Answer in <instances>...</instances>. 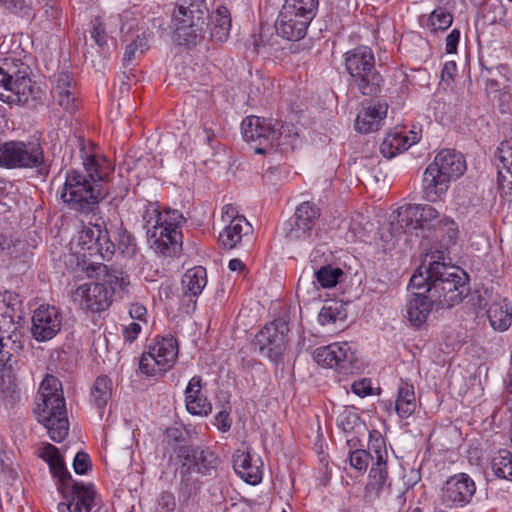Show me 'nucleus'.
Wrapping results in <instances>:
<instances>
[{
	"label": "nucleus",
	"mask_w": 512,
	"mask_h": 512,
	"mask_svg": "<svg viewBox=\"0 0 512 512\" xmlns=\"http://www.w3.org/2000/svg\"><path fill=\"white\" fill-rule=\"evenodd\" d=\"M63 395L61 382L53 375H47L42 381L37 397H56Z\"/></svg>",
	"instance_id": "obj_49"
},
{
	"label": "nucleus",
	"mask_w": 512,
	"mask_h": 512,
	"mask_svg": "<svg viewBox=\"0 0 512 512\" xmlns=\"http://www.w3.org/2000/svg\"><path fill=\"white\" fill-rule=\"evenodd\" d=\"M172 23L174 41L189 48L202 43L208 31L209 42L222 44L231 29L229 10L221 6L209 14L205 0H178Z\"/></svg>",
	"instance_id": "obj_1"
},
{
	"label": "nucleus",
	"mask_w": 512,
	"mask_h": 512,
	"mask_svg": "<svg viewBox=\"0 0 512 512\" xmlns=\"http://www.w3.org/2000/svg\"><path fill=\"white\" fill-rule=\"evenodd\" d=\"M181 284L183 301L194 306L197 297L207 284L206 269L196 266L187 270L182 276Z\"/></svg>",
	"instance_id": "obj_25"
},
{
	"label": "nucleus",
	"mask_w": 512,
	"mask_h": 512,
	"mask_svg": "<svg viewBox=\"0 0 512 512\" xmlns=\"http://www.w3.org/2000/svg\"><path fill=\"white\" fill-rule=\"evenodd\" d=\"M53 97L68 112L73 113L77 109L76 86L71 73L62 71L55 75Z\"/></svg>",
	"instance_id": "obj_23"
},
{
	"label": "nucleus",
	"mask_w": 512,
	"mask_h": 512,
	"mask_svg": "<svg viewBox=\"0 0 512 512\" xmlns=\"http://www.w3.org/2000/svg\"><path fill=\"white\" fill-rule=\"evenodd\" d=\"M475 492V482L468 474H455L442 486L440 504L449 509L463 508L471 502Z\"/></svg>",
	"instance_id": "obj_13"
},
{
	"label": "nucleus",
	"mask_w": 512,
	"mask_h": 512,
	"mask_svg": "<svg viewBox=\"0 0 512 512\" xmlns=\"http://www.w3.org/2000/svg\"><path fill=\"white\" fill-rule=\"evenodd\" d=\"M253 345L260 355L277 362L286 349V338L284 332L279 330L278 324L272 322L256 335Z\"/></svg>",
	"instance_id": "obj_19"
},
{
	"label": "nucleus",
	"mask_w": 512,
	"mask_h": 512,
	"mask_svg": "<svg viewBox=\"0 0 512 512\" xmlns=\"http://www.w3.org/2000/svg\"><path fill=\"white\" fill-rule=\"evenodd\" d=\"M4 153V168H36L44 177L49 173L43 148L38 142L8 141L5 142Z\"/></svg>",
	"instance_id": "obj_8"
},
{
	"label": "nucleus",
	"mask_w": 512,
	"mask_h": 512,
	"mask_svg": "<svg viewBox=\"0 0 512 512\" xmlns=\"http://www.w3.org/2000/svg\"><path fill=\"white\" fill-rule=\"evenodd\" d=\"M487 316L493 329L499 331L508 329L512 322V313L499 304H492L487 310Z\"/></svg>",
	"instance_id": "obj_42"
},
{
	"label": "nucleus",
	"mask_w": 512,
	"mask_h": 512,
	"mask_svg": "<svg viewBox=\"0 0 512 512\" xmlns=\"http://www.w3.org/2000/svg\"><path fill=\"white\" fill-rule=\"evenodd\" d=\"M342 269L332 267L331 265L322 266L314 271V277L322 288L328 289L336 286L340 278L343 277Z\"/></svg>",
	"instance_id": "obj_43"
},
{
	"label": "nucleus",
	"mask_w": 512,
	"mask_h": 512,
	"mask_svg": "<svg viewBox=\"0 0 512 512\" xmlns=\"http://www.w3.org/2000/svg\"><path fill=\"white\" fill-rule=\"evenodd\" d=\"M117 249L119 253L126 258L134 257L137 252L135 238L131 233L122 228L118 230Z\"/></svg>",
	"instance_id": "obj_48"
},
{
	"label": "nucleus",
	"mask_w": 512,
	"mask_h": 512,
	"mask_svg": "<svg viewBox=\"0 0 512 512\" xmlns=\"http://www.w3.org/2000/svg\"><path fill=\"white\" fill-rule=\"evenodd\" d=\"M73 468L77 474H86L91 469L89 455L85 452H78L73 461Z\"/></svg>",
	"instance_id": "obj_55"
},
{
	"label": "nucleus",
	"mask_w": 512,
	"mask_h": 512,
	"mask_svg": "<svg viewBox=\"0 0 512 512\" xmlns=\"http://www.w3.org/2000/svg\"><path fill=\"white\" fill-rule=\"evenodd\" d=\"M146 314V308L139 303H134L129 308V315L133 319L143 321L145 319Z\"/></svg>",
	"instance_id": "obj_60"
},
{
	"label": "nucleus",
	"mask_w": 512,
	"mask_h": 512,
	"mask_svg": "<svg viewBox=\"0 0 512 512\" xmlns=\"http://www.w3.org/2000/svg\"><path fill=\"white\" fill-rule=\"evenodd\" d=\"M409 134V136L398 133L389 135L380 146L381 153L387 158H392L397 152L408 149L420 140L417 132L410 131Z\"/></svg>",
	"instance_id": "obj_33"
},
{
	"label": "nucleus",
	"mask_w": 512,
	"mask_h": 512,
	"mask_svg": "<svg viewBox=\"0 0 512 512\" xmlns=\"http://www.w3.org/2000/svg\"><path fill=\"white\" fill-rule=\"evenodd\" d=\"M319 217L320 209L314 203H301L296 208L293 220L286 224V239L292 243L308 241Z\"/></svg>",
	"instance_id": "obj_14"
},
{
	"label": "nucleus",
	"mask_w": 512,
	"mask_h": 512,
	"mask_svg": "<svg viewBox=\"0 0 512 512\" xmlns=\"http://www.w3.org/2000/svg\"><path fill=\"white\" fill-rule=\"evenodd\" d=\"M456 64L454 61L446 62L442 69V80L450 81L453 80L456 74Z\"/></svg>",
	"instance_id": "obj_63"
},
{
	"label": "nucleus",
	"mask_w": 512,
	"mask_h": 512,
	"mask_svg": "<svg viewBox=\"0 0 512 512\" xmlns=\"http://www.w3.org/2000/svg\"><path fill=\"white\" fill-rule=\"evenodd\" d=\"M426 267L427 266L422 264L411 276L408 288L411 289L412 292H422L427 294L426 289L430 286V279H428V272H426Z\"/></svg>",
	"instance_id": "obj_50"
},
{
	"label": "nucleus",
	"mask_w": 512,
	"mask_h": 512,
	"mask_svg": "<svg viewBox=\"0 0 512 512\" xmlns=\"http://www.w3.org/2000/svg\"><path fill=\"white\" fill-rule=\"evenodd\" d=\"M466 170L463 155L455 150H441L423 174L424 198L436 202L446 194L449 183L459 178Z\"/></svg>",
	"instance_id": "obj_4"
},
{
	"label": "nucleus",
	"mask_w": 512,
	"mask_h": 512,
	"mask_svg": "<svg viewBox=\"0 0 512 512\" xmlns=\"http://www.w3.org/2000/svg\"><path fill=\"white\" fill-rule=\"evenodd\" d=\"M218 429L222 432H226L231 427V421L229 414L226 411H220L216 416Z\"/></svg>",
	"instance_id": "obj_62"
},
{
	"label": "nucleus",
	"mask_w": 512,
	"mask_h": 512,
	"mask_svg": "<svg viewBox=\"0 0 512 512\" xmlns=\"http://www.w3.org/2000/svg\"><path fill=\"white\" fill-rule=\"evenodd\" d=\"M453 22V16L443 7L433 10L427 20V27L431 32L447 30Z\"/></svg>",
	"instance_id": "obj_44"
},
{
	"label": "nucleus",
	"mask_w": 512,
	"mask_h": 512,
	"mask_svg": "<svg viewBox=\"0 0 512 512\" xmlns=\"http://www.w3.org/2000/svg\"><path fill=\"white\" fill-rule=\"evenodd\" d=\"M460 39V31L453 29L446 37V52L455 53Z\"/></svg>",
	"instance_id": "obj_58"
},
{
	"label": "nucleus",
	"mask_w": 512,
	"mask_h": 512,
	"mask_svg": "<svg viewBox=\"0 0 512 512\" xmlns=\"http://www.w3.org/2000/svg\"><path fill=\"white\" fill-rule=\"evenodd\" d=\"M148 35L145 31L137 30L130 35V42L126 45L124 62L130 63L140 57L148 49Z\"/></svg>",
	"instance_id": "obj_39"
},
{
	"label": "nucleus",
	"mask_w": 512,
	"mask_h": 512,
	"mask_svg": "<svg viewBox=\"0 0 512 512\" xmlns=\"http://www.w3.org/2000/svg\"><path fill=\"white\" fill-rule=\"evenodd\" d=\"M435 227L440 231L446 232L449 240H454L458 234L457 224L446 216L439 219L435 224Z\"/></svg>",
	"instance_id": "obj_54"
},
{
	"label": "nucleus",
	"mask_w": 512,
	"mask_h": 512,
	"mask_svg": "<svg viewBox=\"0 0 512 512\" xmlns=\"http://www.w3.org/2000/svg\"><path fill=\"white\" fill-rule=\"evenodd\" d=\"M344 61L352 87L365 96H375L380 92L383 78L376 69L374 53L370 47L361 45L347 51Z\"/></svg>",
	"instance_id": "obj_5"
},
{
	"label": "nucleus",
	"mask_w": 512,
	"mask_h": 512,
	"mask_svg": "<svg viewBox=\"0 0 512 512\" xmlns=\"http://www.w3.org/2000/svg\"><path fill=\"white\" fill-rule=\"evenodd\" d=\"M40 456L48 463L53 477L58 479V488L67 500L58 504V512H90L94 505V490L91 486L73 482L70 491H68L72 477L66 469L58 449L48 443L42 448Z\"/></svg>",
	"instance_id": "obj_3"
},
{
	"label": "nucleus",
	"mask_w": 512,
	"mask_h": 512,
	"mask_svg": "<svg viewBox=\"0 0 512 512\" xmlns=\"http://www.w3.org/2000/svg\"><path fill=\"white\" fill-rule=\"evenodd\" d=\"M339 314V311L337 307L332 306H323L321 309L318 320L322 325L328 324V323H334L337 320V316Z\"/></svg>",
	"instance_id": "obj_56"
},
{
	"label": "nucleus",
	"mask_w": 512,
	"mask_h": 512,
	"mask_svg": "<svg viewBox=\"0 0 512 512\" xmlns=\"http://www.w3.org/2000/svg\"><path fill=\"white\" fill-rule=\"evenodd\" d=\"M274 145L272 151L287 154L295 150L300 143L298 128L294 124L279 123L275 127Z\"/></svg>",
	"instance_id": "obj_29"
},
{
	"label": "nucleus",
	"mask_w": 512,
	"mask_h": 512,
	"mask_svg": "<svg viewBox=\"0 0 512 512\" xmlns=\"http://www.w3.org/2000/svg\"><path fill=\"white\" fill-rule=\"evenodd\" d=\"M417 207L418 227L430 225L434 220L439 218V212L431 205L414 204Z\"/></svg>",
	"instance_id": "obj_51"
},
{
	"label": "nucleus",
	"mask_w": 512,
	"mask_h": 512,
	"mask_svg": "<svg viewBox=\"0 0 512 512\" xmlns=\"http://www.w3.org/2000/svg\"><path fill=\"white\" fill-rule=\"evenodd\" d=\"M161 224L151 230V242L156 252L164 256H174L180 250L182 233L180 225L185 218L179 210L165 209L161 211Z\"/></svg>",
	"instance_id": "obj_9"
},
{
	"label": "nucleus",
	"mask_w": 512,
	"mask_h": 512,
	"mask_svg": "<svg viewBox=\"0 0 512 512\" xmlns=\"http://www.w3.org/2000/svg\"><path fill=\"white\" fill-rule=\"evenodd\" d=\"M11 79L18 81V88L23 93L30 85L29 67L19 60H6L0 66V83H7Z\"/></svg>",
	"instance_id": "obj_30"
},
{
	"label": "nucleus",
	"mask_w": 512,
	"mask_h": 512,
	"mask_svg": "<svg viewBox=\"0 0 512 512\" xmlns=\"http://www.w3.org/2000/svg\"><path fill=\"white\" fill-rule=\"evenodd\" d=\"M467 278H450L447 281L435 282L427 287L426 292L436 301V306L450 308L462 302L468 293Z\"/></svg>",
	"instance_id": "obj_18"
},
{
	"label": "nucleus",
	"mask_w": 512,
	"mask_h": 512,
	"mask_svg": "<svg viewBox=\"0 0 512 512\" xmlns=\"http://www.w3.org/2000/svg\"><path fill=\"white\" fill-rule=\"evenodd\" d=\"M369 454L364 449H356L350 453V465L359 471H365L369 464Z\"/></svg>",
	"instance_id": "obj_52"
},
{
	"label": "nucleus",
	"mask_w": 512,
	"mask_h": 512,
	"mask_svg": "<svg viewBox=\"0 0 512 512\" xmlns=\"http://www.w3.org/2000/svg\"><path fill=\"white\" fill-rule=\"evenodd\" d=\"M314 360L324 367L335 368L342 373H350L357 361L355 351L348 342H336L317 348Z\"/></svg>",
	"instance_id": "obj_15"
},
{
	"label": "nucleus",
	"mask_w": 512,
	"mask_h": 512,
	"mask_svg": "<svg viewBox=\"0 0 512 512\" xmlns=\"http://www.w3.org/2000/svg\"><path fill=\"white\" fill-rule=\"evenodd\" d=\"M6 9L18 13L28 9L24 0H3Z\"/></svg>",
	"instance_id": "obj_59"
},
{
	"label": "nucleus",
	"mask_w": 512,
	"mask_h": 512,
	"mask_svg": "<svg viewBox=\"0 0 512 512\" xmlns=\"http://www.w3.org/2000/svg\"><path fill=\"white\" fill-rule=\"evenodd\" d=\"M388 106L385 103L364 107L357 115L355 128L361 133L377 131L387 115Z\"/></svg>",
	"instance_id": "obj_28"
},
{
	"label": "nucleus",
	"mask_w": 512,
	"mask_h": 512,
	"mask_svg": "<svg viewBox=\"0 0 512 512\" xmlns=\"http://www.w3.org/2000/svg\"><path fill=\"white\" fill-rule=\"evenodd\" d=\"M113 382L107 375H101L96 378L91 388V399L94 405L102 409L111 399Z\"/></svg>",
	"instance_id": "obj_37"
},
{
	"label": "nucleus",
	"mask_w": 512,
	"mask_h": 512,
	"mask_svg": "<svg viewBox=\"0 0 512 512\" xmlns=\"http://www.w3.org/2000/svg\"><path fill=\"white\" fill-rule=\"evenodd\" d=\"M434 305H436V301L431 299L430 294L412 292V296L406 305L409 322L415 327H420L426 322Z\"/></svg>",
	"instance_id": "obj_26"
},
{
	"label": "nucleus",
	"mask_w": 512,
	"mask_h": 512,
	"mask_svg": "<svg viewBox=\"0 0 512 512\" xmlns=\"http://www.w3.org/2000/svg\"><path fill=\"white\" fill-rule=\"evenodd\" d=\"M178 457L182 459L179 468L180 482L189 492L199 487L198 479L192 476L193 472L212 475L219 464V459L214 452L191 446L181 447Z\"/></svg>",
	"instance_id": "obj_6"
},
{
	"label": "nucleus",
	"mask_w": 512,
	"mask_h": 512,
	"mask_svg": "<svg viewBox=\"0 0 512 512\" xmlns=\"http://www.w3.org/2000/svg\"><path fill=\"white\" fill-rule=\"evenodd\" d=\"M311 21L312 19L296 12L290 13L287 8L282 7L275 22V29L280 37L289 41H298L306 35Z\"/></svg>",
	"instance_id": "obj_20"
},
{
	"label": "nucleus",
	"mask_w": 512,
	"mask_h": 512,
	"mask_svg": "<svg viewBox=\"0 0 512 512\" xmlns=\"http://www.w3.org/2000/svg\"><path fill=\"white\" fill-rule=\"evenodd\" d=\"M366 453L373 461L372 464H387L386 441L379 431H370Z\"/></svg>",
	"instance_id": "obj_38"
},
{
	"label": "nucleus",
	"mask_w": 512,
	"mask_h": 512,
	"mask_svg": "<svg viewBox=\"0 0 512 512\" xmlns=\"http://www.w3.org/2000/svg\"><path fill=\"white\" fill-rule=\"evenodd\" d=\"M390 491L391 480L387 464H372L364 488L363 502L367 506H372L376 500L390 494Z\"/></svg>",
	"instance_id": "obj_21"
},
{
	"label": "nucleus",
	"mask_w": 512,
	"mask_h": 512,
	"mask_svg": "<svg viewBox=\"0 0 512 512\" xmlns=\"http://www.w3.org/2000/svg\"><path fill=\"white\" fill-rule=\"evenodd\" d=\"M417 213V207H415L414 204L400 207L396 219L391 222L392 230L395 233H411L418 230Z\"/></svg>",
	"instance_id": "obj_35"
},
{
	"label": "nucleus",
	"mask_w": 512,
	"mask_h": 512,
	"mask_svg": "<svg viewBox=\"0 0 512 512\" xmlns=\"http://www.w3.org/2000/svg\"><path fill=\"white\" fill-rule=\"evenodd\" d=\"M223 219L230 222V220L239 218L237 209L232 204H227L223 207Z\"/></svg>",
	"instance_id": "obj_64"
},
{
	"label": "nucleus",
	"mask_w": 512,
	"mask_h": 512,
	"mask_svg": "<svg viewBox=\"0 0 512 512\" xmlns=\"http://www.w3.org/2000/svg\"><path fill=\"white\" fill-rule=\"evenodd\" d=\"M416 409V397L414 387L408 383H402L398 389L395 410L399 417L408 418Z\"/></svg>",
	"instance_id": "obj_36"
},
{
	"label": "nucleus",
	"mask_w": 512,
	"mask_h": 512,
	"mask_svg": "<svg viewBox=\"0 0 512 512\" xmlns=\"http://www.w3.org/2000/svg\"><path fill=\"white\" fill-rule=\"evenodd\" d=\"M83 171L69 169L66 171L61 199L70 209L91 212L104 198L101 182L107 177V171L93 155L83 157Z\"/></svg>",
	"instance_id": "obj_2"
},
{
	"label": "nucleus",
	"mask_w": 512,
	"mask_h": 512,
	"mask_svg": "<svg viewBox=\"0 0 512 512\" xmlns=\"http://www.w3.org/2000/svg\"><path fill=\"white\" fill-rule=\"evenodd\" d=\"M351 389L360 397L368 396L372 393L371 381L366 378L354 381Z\"/></svg>",
	"instance_id": "obj_57"
},
{
	"label": "nucleus",
	"mask_w": 512,
	"mask_h": 512,
	"mask_svg": "<svg viewBox=\"0 0 512 512\" xmlns=\"http://www.w3.org/2000/svg\"><path fill=\"white\" fill-rule=\"evenodd\" d=\"M144 227L147 229L148 239L151 241V230L159 228L161 222L160 206L157 202H149L142 215Z\"/></svg>",
	"instance_id": "obj_46"
},
{
	"label": "nucleus",
	"mask_w": 512,
	"mask_h": 512,
	"mask_svg": "<svg viewBox=\"0 0 512 512\" xmlns=\"http://www.w3.org/2000/svg\"><path fill=\"white\" fill-rule=\"evenodd\" d=\"M141 331V326L138 323H131L124 329V339L133 342Z\"/></svg>",
	"instance_id": "obj_61"
},
{
	"label": "nucleus",
	"mask_w": 512,
	"mask_h": 512,
	"mask_svg": "<svg viewBox=\"0 0 512 512\" xmlns=\"http://www.w3.org/2000/svg\"><path fill=\"white\" fill-rule=\"evenodd\" d=\"M201 381L200 376H194L190 379L185 390V401L189 413L206 416L211 412L212 405L201 391Z\"/></svg>",
	"instance_id": "obj_27"
},
{
	"label": "nucleus",
	"mask_w": 512,
	"mask_h": 512,
	"mask_svg": "<svg viewBox=\"0 0 512 512\" xmlns=\"http://www.w3.org/2000/svg\"><path fill=\"white\" fill-rule=\"evenodd\" d=\"M437 255L431 254L427 255V258L424 262H428L426 267V272H428V279H430V285L435 284V282L447 281L450 278L456 277L467 278V274L458 266L448 264L443 260V252L437 251Z\"/></svg>",
	"instance_id": "obj_22"
},
{
	"label": "nucleus",
	"mask_w": 512,
	"mask_h": 512,
	"mask_svg": "<svg viewBox=\"0 0 512 512\" xmlns=\"http://www.w3.org/2000/svg\"><path fill=\"white\" fill-rule=\"evenodd\" d=\"M73 301L81 309L98 313L106 310L112 303V292L105 284L99 282L84 283L73 293Z\"/></svg>",
	"instance_id": "obj_16"
},
{
	"label": "nucleus",
	"mask_w": 512,
	"mask_h": 512,
	"mask_svg": "<svg viewBox=\"0 0 512 512\" xmlns=\"http://www.w3.org/2000/svg\"><path fill=\"white\" fill-rule=\"evenodd\" d=\"M99 270L103 272V280L110 285L111 288L109 290L112 293L117 288L125 290L130 284L129 275L122 269L103 265L102 267H99Z\"/></svg>",
	"instance_id": "obj_41"
},
{
	"label": "nucleus",
	"mask_w": 512,
	"mask_h": 512,
	"mask_svg": "<svg viewBox=\"0 0 512 512\" xmlns=\"http://www.w3.org/2000/svg\"><path fill=\"white\" fill-rule=\"evenodd\" d=\"M0 339L14 343H23L22 334L18 331L17 325L11 315L3 314L0 316Z\"/></svg>",
	"instance_id": "obj_47"
},
{
	"label": "nucleus",
	"mask_w": 512,
	"mask_h": 512,
	"mask_svg": "<svg viewBox=\"0 0 512 512\" xmlns=\"http://www.w3.org/2000/svg\"><path fill=\"white\" fill-rule=\"evenodd\" d=\"M279 125L278 121L261 118L258 116H248L241 124L242 135L245 141L255 143L254 152L256 154H265L272 152L275 127Z\"/></svg>",
	"instance_id": "obj_12"
},
{
	"label": "nucleus",
	"mask_w": 512,
	"mask_h": 512,
	"mask_svg": "<svg viewBox=\"0 0 512 512\" xmlns=\"http://www.w3.org/2000/svg\"><path fill=\"white\" fill-rule=\"evenodd\" d=\"M34 412L39 422L43 423L48 430L49 436L54 442L59 443L66 438L69 423L63 395L36 397Z\"/></svg>",
	"instance_id": "obj_7"
},
{
	"label": "nucleus",
	"mask_w": 512,
	"mask_h": 512,
	"mask_svg": "<svg viewBox=\"0 0 512 512\" xmlns=\"http://www.w3.org/2000/svg\"><path fill=\"white\" fill-rule=\"evenodd\" d=\"M499 183L512 189V139L503 141L498 147L497 163Z\"/></svg>",
	"instance_id": "obj_32"
},
{
	"label": "nucleus",
	"mask_w": 512,
	"mask_h": 512,
	"mask_svg": "<svg viewBox=\"0 0 512 512\" xmlns=\"http://www.w3.org/2000/svg\"><path fill=\"white\" fill-rule=\"evenodd\" d=\"M262 462L260 458L253 459L249 452L237 450L233 455L235 472L247 483L256 485L262 480Z\"/></svg>",
	"instance_id": "obj_24"
},
{
	"label": "nucleus",
	"mask_w": 512,
	"mask_h": 512,
	"mask_svg": "<svg viewBox=\"0 0 512 512\" xmlns=\"http://www.w3.org/2000/svg\"><path fill=\"white\" fill-rule=\"evenodd\" d=\"M62 327V316L58 308L41 305L32 316L31 333L35 340L45 342L57 335Z\"/></svg>",
	"instance_id": "obj_17"
},
{
	"label": "nucleus",
	"mask_w": 512,
	"mask_h": 512,
	"mask_svg": "<svg viewBox=\"0 0 512 512\" xmlns=\"http://www.w3.org/2000/svg\"><path fill=\"white\" fill-rule=\"evenodd\" d=\"M178 357V344L173 337H163L155 344L150 345L148 351L143 353L139 367L140 370L153 376L164 373L173 367Z\"/></svg>",
	"instance_id": "obj_10"
},
{
	"label": "nucleus",
	"mask_w": 512,
	"mask_h": 512,
	"mask_svg": "<svg viewBox=\"0 0 512 512\" xmlns=\"http://www.w3.org/2000/svg\"><path fill=\"white\" fill-rule=\"evenodd\" d=\"M34 93V85L30 80V85L22 93L18 88V81L11 79L9 82L0 83V100L8 104H26L30 96Z\"/></svg>",
	"instance_id": "obj_34"
},
{
	"label": "nucleus",
	"mask_w": 512,
	"mask_h": 512,
	"mask_svg": "<svg viewBox=\"0 0 512 512\" xmlns=\"http://www.w3.org/2000/svg\"><path fill=\"white\" fill-rule=\"evenodd\" d=\"M250 230L251 226L245 217L230 220L229 225L219 235V244L224 249H233L241 242L243 234L249 233Z\"/></svg>",
	"instance_id": "obj_31"
},
{
	"label": "nucleus",
	"mask_w": 512,
	"mask_h": 512,
	"mask_svg": "<svg viewBox=\"0 0 512 512\" xmlns=\"http://www.w3.org/2000/svg\"><path fill=\"white\" fill-rule=\"evenodd\" d=\"M91 23L93 28L91 31V37L94 39L98 46L103 47L107 43L105 27L99 18L93 19Z\"/></svg>",
	"instance_id": "obj_53"
},
{
	"label": "nucleus",
	"mask_w": 512,
	"mask_h": 512,
	"mask_svg": "<svg viewBox=\"0 0 512 512\" xmlns=\"http://www.w3.org/2000/svg\"><path fill=\"white\" fill-rule=\"evenodd\" d=\"M77 246L79 253L90 259L98 256L100 259L108 261L116 251V246L110 240L108 231L98 224L83 226L78 232Z\"/></svg>",
	"instance_id": "obj_11"
},
{
	"label": "nucleus",
	"mask_w": 512,
	"mask_h": 512,
	"mask_svg": "<svg viewBox=\"0 0 512 512\" xmlns=\"http://www.w3.org/2000/svg\"><path fill=\"white\" fill-rule=\"evenodd\" d=\"M491 468L498 478L512 481V453L499 450L491 460Z\"/></svg>",
	"instance_id": "obj_40"
},
{
	"label": "nucleus",
	"mask_w": 512,
	"mask_h": 512,
	"mask_svg": "<svg viewBox=\"0 0 512 512\" xmlns=\"http://www.w3.org/2000/svg\"><path fill=\"white\" fill-rule=\"evenodd\" d=\"M319 0H285L282 7L288 11L296 12L301 16L312 19L315 17Z\"/></svg>",
	"instance_id": "obj_45"
}]
</instances>
